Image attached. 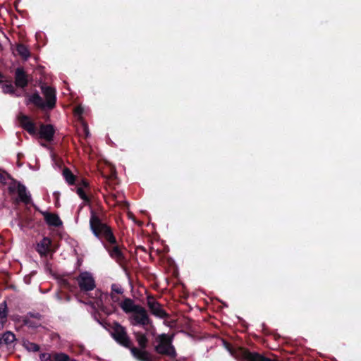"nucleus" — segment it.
Masks as SVG:
<instances>
[{"label": "nucleus", "instance_id": "obj_34", "mask_svg": "<svg viewBox=\"0 0 361 361\" xmlns=\"http://www.w3.org/2000/svg\"><path fill=\"white\" fill-rule=\"evenodd\" d=\"M110 297L114 303L120 304V298L116 294H110Z\"/></svg>", "mask_w": 361, "mask_h": 361}, {"label": "nucleus", "instance_id": "obj_24", "mask_svg": "<svg viewBox=\"0 0 361 361\" xmlns=\"http://www.w3.org/2000/svg\"><path fill=\"white\" fill-rule=\"evenodd\" d=\"M16 51L19 55L25 59H27L30 56L29 50L25 45H18L16 48Z\"/></svg>", "mask_w": 361, "mask_h": 361}, {"label": "nucleus", "instance_id": "obj_26", "mask_svg": "<svg viewBox=\"0 0 361 361\" xmlns=\"http://www.w3.org/2000/svg\"><path fill=\"white\" fill-rule=\"evenodd\" d=\"M53 355L54 361H69L70 357L63 353H54Z\"/></svg>", "mask_w": 361, "mask_h": 361}, {"label": "nucleus", "instance_id": "obj_35", "mask_svg": "<svg viewBox=\"0 0 361 361\" xmlns=\"http://www.w3.org/2000/svg\"><path fill=\"white\" fill-rule=\"evenodd\" d=\"M83 109L81 106H78L75 109V114L76 116H80L82 113Z\"/></svg>", "mask_w": 361, "mask_h": 361}, {"label": "nucleus", "instance_id": "obj_32", "mask_svg": "<svg viewBox=\"0 0 361 361\" xmlns=\"http://www.w3.org/2000/svg\"><path fill=\"white\" fill-rule=\"evenodd\" d=\"M10 178V175L6 171L0 169V180H6Z\"/></svg>", "mask_w": 361, "mask_h": 361}, {"label": "nucleus", "instance_id": "obj_2", "mask_svg": "<svg viewBox=\"0 0 361 361\" xmlns=\"http://www.w3.org/2000/svg\"><path fill=\"white\" fill-rule=\"evenodd\" d=\"M78 283V288L81 292L87 293L93 290L96 287V282L92 273L89 271L80 272L75 278Z\"/></svg>", "mask_w": 361, "mask_h": 361}, {"label": "nucleus", "instance_id": "obj_22", "mask_svg": "<svg viewBox=\"0 0 361 361\" xmlns=\"http://www.w3.org/2000/svg\"><path fill=\"white\" fill-rule=\"evenodd\" d=\"M23 323L25 326L32 328V329H37L42 326V322H39L30 317H24L23 319Z\"/></svg>", "mask_w": 361, "mask_h": 361}, {"label": "nucleus", "instance_id": "obj_27", "mask_svg": "<svg viewBox=\"0 0 361 361\" xmlns=\"http://www.w3.org/2000/svg\"><path fill=\"white\" fill-rule=\"evenodd\" d=\"M111 293L110 294H123L124 292L123 288L118 283H113L111 286Z\"/></svg>", "mask_w": 361, "mask_h": 361}, {"label": "nucleus", "instance_id": "obj_31", "mask_svg": "<svg viewBox=\"0 0 361 361\" xmlns=\"http://www.w3.org/2000/svg\"><path fill=\"white\" fill-rule=\"evenodd\" d=\"M40 361H54L53 355L48 353H43L39 355Z\"/></svg>", "mask_w": 361, "mask_h": 361}, {"label": "nucleus", "instance_id": "obj_9", "mask_svg": "<svg viewBox=\"0 0 361 361\" xmlns=\"http://www.w3.org/2000/svg\"><path fill=\"white\" fill-rule=\"evenodd\" d=\"M42 91L45 97L47 108L52 109L56 103L55 90L50 87H42Z\"/></svg>", "mask_w": 361, "mask_h": 361}, {"label": "nucleus", "instance_id": "obj_28", "mask_svg": "<svg viewBox=\"0 0 361 361\" xmlns=\"http://www.w3.org/2000/svg\"><path fill=\"white\" fill-rule=\"evenodd\" d=\"M25 317L32 318L33 319L43 323L44 316L39 312H29Z\"/></svg>", "mask_w": 361, "mask_h": 361}, {"label": "nucleus", "instance_id": "obj_33", "mask_svg": "<svg viewBox=\"0 0 361 361\" xmlns=\"http://www.w3.org/2000/svg\"><path fill=\"white\" fill-rule=\"evenodd\" d=\"M2 90L4 93L13 92V87L11 85H4L2 86Z\"/></svg>", "mask_w": 361, "mask_h": 361}, {"label": "nucleus", "instance_id": "obj_41", "mask_svg": "<svg viewBox=\"0 0 361 361\" xmlns=\"http://www.w3.org/2000/svg\"><path fill=\"white\" fill-rule=\"evenodd\" d=\"M112 197H113L114 200L116 201V198H117V197H116V195H112Z\"/></svg>", "mask_w": 361, "mask_h": 361}, {"label": "nucleus", "instance_id": "obj_4", "mask_svg": "<svg viewBox=\"0 0 361 361\" xmlns=\"http://www.w3.org/2000/svg\"><path fill=\"white\" fill-rule=\"evenodd\" d=\"M130 323L132 325H140L147 329L145 326L152 325V322L149 317L147 310L140 307L130 317Z\"/></svg>", "mask_w": 361, "mask_h": 361}, {"label": "nucleus", "instance_id": "obj_1", "mask_svg": "<svg viewBox=\"0 0 361 361\" xmlns=\"http://www.w3.org/2000/svg\"><path fill=\"white\" fill-rule=\"evenodd\" d=\"M90 228L93 235L99 239L102 244H115L116 238L112 228L103 222L94 210H91L90 219Z\"/></svg>", "mask_w": 361, "mask_h": 361}, {"label": "nucleus", "instance_id": "obj_13", "mask_svg": "<svg viewBox=\"0 0 361 361\" xmlns=\"http://www.w3.org/2000/svg\"><path fill=\"white\" fill-rule=\"evenodd\" d=\"M19 122L24 129H25L30 135H35L37 130L33 122L25 115L20 114L18 116Z\"/></svg>", "mask_w": 361, "mask_h": 361}, {"label": "nucleus", "instance_id": "obj_11", "mask_svg": "<svg viewBox=\"0 0 361 361\" xmlns=\"http://www.w3.org/2000/svg\"><path fill=\"white\" fill-rule=\"evenodd\" d=\"M119 306L123 311L127 314L131 312L135 313L141 307L139 305L135 304L134 300L129 298H124V300L120 302Z\"/></svg>", "mask_w": 361, "mask_h": 361}, {"label": "nucleus", "instance_id": "obj_15", "mask_svg": "<svg viewBox=\"0 0 361 361\" xmlns=\"http://www.w3.org/2000/svg\"><path fill=\"white\" fill-rule=\"evenodd\" d=\"M18 195L20 202L27 205L32 202L31 195L27 191L26 187L21 184L20 182H18Z\"/></svg>", "mask_w": 361, "mask_h": 361}, {"label": "nucleus", "instance_id": "obj_36", "mask_svg": "<svg viewBox=\"0 0 361 361\" xmlns=\"http://www.w3.org/2000/svg\"><path fill=\"white\" fill-rule=\"evenodd\" d=\"M116 204L118 205H121L123 207H128V202H126V201H123V202H118V201H116Z\"/></svg>", "mask_w": 361, "mask_h": 361}, {"label": "nucleus", "instance_id": "obj_40", "mask_svg": "<svg viewBox=\"0 0 361 361\" xmlns=\"http://www.w3.org/2000/svg\"><path fill=\"white\" fill-rule=\"evenodd\" d=\"M68 183L70 185H74L75 182H72V181H70V182H68Z\"/></svg>", "mask_w": 361, "mask_h": 361}, {"label": "nucleus", "instance_id": "obj_19", "mask_svg": "<svg viewBox=\"0 0 361 361\" xmlns=\"http://www.w3.org/2000/svg\"><path fill=\"white\" fill-rule=\"evenodd\" d=\"M27 79L25 72L22 68H17L16 71V85L20 87L27 85Z\"/></svg>", "mask_w": 361, "mask_h": 361}, {"label": "nucleus", "instance_id": "obj_18", "mask_svg": "<svg viewBox=\"0 0 361 361\" xmlns=\"http://www.w3.org/2000/svg\"><path fill=\"white\" fill-rule=\"evenodd\" d=\"M16 336L11 331H6L2 334H0V346H1L3 344L6 345V346H11L14 341H16Z\"/></svg>", "mask_w": 361, "mask_h": 361}, {"label": "nucleus", "instance_id": "obj_21", "mask_svg": "<svg viewBox=\"0 0 361 361\" xmlns=\"http://www.w3.org/2000/svg\"><path fill=\"white\" fill-rule=\"evenodd\" d=\"M135 339L138 343L140 349H146L148 343V339L145 334L137 331L134 333Z\"/></svg>", "mask_w": 361, "mask_h": 361}, {"label": "nucleus", "instance_id": "obj_3", "mask_svg": "<svg viewBox=\"0 0 361 361\" xmlns=\"http://www.w3.org/2000/svg\"><path fill=\"white\" fill-rule=\"evenodd\" d=\"M111 328V336L115 341L123 346L130 348L132 346V343L126 329L118 322H114Z\"/></svg>", "mask_w": 361, "mask_h": 361}, {"label": "nucleus", "instance_id": "obj_7", "mask_svg": "<svg viewBox=\"0 0 361 361\" xmlns=\"http://www.w3.org/2000/svg\"><path fill=\"white\" fill-rule=\"evenodd\" d=\"M51 240L44 237L36 245V251L41 257H46L51 250Z\"/></svg>", "mask_w": 361, "mask_h": 361}, {"label": "nucleus", "instance_id": "obj_30", "mask_svg": "<svg viewBox=\"0 0 361 361\" xmlns=\"http://www.w3.org/2000/svg\"><path fill=\"white\" fill-rule=\"evenodd\" d=\"M63 176L66 180H74V176L71 172V171L68 169H64L63 170Z\"/></svg>", "mask_w": 361, "mask_h": 361}, {"label": "nucleus", "instance_id": "obj_20", "mask_svg": "<svg viewBox=\"0 0 361 361\" xmlns=\"http://www.w3.org/2000/svg\"><path fill=\"white\" fill-rule=\"evenodd\" d=\"M26 103H32L36 106L41 109L47 108L45 102L43 101L42 98L38 94H33L32 95L29 96Z\"/></svg>", "mask_w": 361, "mask_h": 361}, {"label": "nucleus", "instance_id": "obj_10", "mask_svg": "<svg viewBox=\"0 0 361 361\" xmlns=\"http://www.w3.org/2000/svg\"><path fill=\"white\" fill-rule=\"evenodd\" d=\"M155 350L157 353L164 355H168L171 357H175L176 355L174 348L166 343L161 342L156 347Z\"/></svg>", "mask_w": 361, "mask_h": 361}, {"label": "nucleus", "instance_id": "obj_25", "mask_svg": "<svg viewBox=\"0 0 361 361\" xmlns=\"http://www.w3.org/2000/svg\"><path fill=\"white\" fill-rule=\"evenodd\" d=\"M61 284L62 287L71 292H74L78 289L75 285L71 284V282L67 279H61Z\"/></svg>", "mask_w": 361, "mask_h": 361}, {"label": "nucleus", "instance_id": "obj_16", "mask_svg": "<svg viewBox=\"0 0 361 361\" xmlns=\"http://www.w3.org/2000/svg\"><path fill=\"white\" fill-rule=\"evenodd\" d=\"M54 130L51 125H42L39 128V137L47 141H51L53 139Z\"/></svg>", "mask_w": 361, "mask_h": 361}, {"label": "nucleus", "instance_id": "obj_38", "mask_svg": "<svg viewBox=\"0 0 361 361\" xmlns=\"http://www.w3.org/2000/svg\"><path fill=\"white\" fill-rule=\"evenodd\" d=\"M52 159H53V161L54 162V164L56 165H57L59 168H61V165L59 164V163H58V160L56 159L55 156L52 155Z\"/></svg>", "mask_w": 361, "mask_h": 361}, {"label": "nucleus", "instance_id": "obj_23", "mask_svg": "<svg viewBox=\"0 0 361 361\" xmlns=\"http://www.w3.org/2000/svg\"><path fill=\"white\" fill-rule=\"evenodd\" d=\"M23 346L30 352H37L39 350V345L28 341L23 343Z\"/></svg>", "mask_w": 361, "mask_h": 361}, {"label": "nucleus", "instance_id": "obj_37", "mask_svg": "<svg viewBox=\"0 0 361 361\" xmlns=\"http://www.w3.org/2000/svg\"><path fill=\"white\" fill-rule=\"evenodd\" d=\"M141 250V251H142L144 252H147L146 248L144 246H142V245L137 246L136 247V250Z\"/></svg>", "mask_w": 361, "mask_h": 361}, {"label": "nucleus", "instance_id": "obj_42", "mask_svg": "<svg viewBox=\"0 0 361 361\" xmlns=\"http://www.w3.org/2000/svg\"><path fill=\"white\" fill-rule=\"evenodd\" d=\"M0 78H1V75L0 74Z\"/></svg>", "mask_w": 361, "mask_h": 361}, {"label": "nucleus", "instance_id": "obj_39", "mask_svg": "<svg viewBox=\"0 0 361 361\" xmlns=\"http://www.w3.org/2000/svg\"><path fill=\"white\" fill-rule=\"evenodd\" d=\"M25 281H26V283H29L30 281V277L28 278L27 276H25Z\"/></svg>", "mask_w": 361, "mask_h": 361}, {"label": "nucleus", "instance_id": "obj_14", "mask_svg": "<svg viewBox=\"0 0 361 361\" xmlns=\"http://www.w3.org/2000/svg\"><path fill=\"white\" fill-rule=\"evenodd\" d=\"M42 214L47 225L54 227H59L62 225V221L58 214L47 212H42Z\"/></svg>", "mask_w": 361, "mask_h": 361}, {"label": "nucleus", "instance_id": "obj_5", "mask_svg": "<svg viewBox=\"0 0 361 361\" xmlns=\"http://www.w3.org/2000/svg\"><path fill=\"white\" fill-rule=\"evenodd\" d=\"M104 247L107 250L110 257L115 259L116 262L121 264L126 260L125 256L121 250V246L116 243L115 244H104Z\"/></svg>", "mask_w": 361, "mask_h": 361}, {"label": "nucleus", "instance_id": "obj_29", "mask_svg": "<svg viewBox=\"0 0 361 361\" xmlns=\"http://www.w3.org/2000/svg\"><path fill=\"white\" fill-rule=\"evenodd\" d=\"M8 314V308L6 305V302L4 301L0 304V318L5 319L7 317Z\"/></svg>", "mask_w": 361, "mask_h": 361}, {"label": "nucleus", "instance_id": "obj_8", "mask_svg": "<svg viewBox=\"0 0 361 361\" xmlns=\"http://www.w3.org/2000/svg\"><path fill=\"white\" fill-rule=\"evenodd\" d=\"M130 349L133 356L140 361H155L153 355L145 349H139L133 346H131Z\"/></svg>", "mask_w": 361, "mask_h": 361}, {"label": "nucleus", "instance_id": "obj_17", "mask_svg": "<svg viewBox=\"0 0 361 361\" xmlns=\"http://www.w3.org/2000/svg\"><path fill=\"white\" fill-rule=\"evenodd\" d=\"M82 184L80 186H76V192L79 197L86 203H90V198L87 195L86 190L90 188V182H80Z\"/></svg>", "mask_w": 361, "mask_h": 361}, {"label": "nucleus", "instance_id": "obj_12", "mask_svg": "<svg viewBox=\"0 0 361 361\" xmlns=\"http://www.w3.org/2000/svg\"><path fill=\"white\" fill-rule=\"evenodd\" d=\"M19 122L24 129H25L30 135H35L37 130L33 122L25 115L20 114L18 116Z\"/></svg>", "mask_w": 361, "mask_h": 361}, {"label": "nucleus", "instance_id": "obj_6", "mask_svg": "<svg viewBox=\"0 0 361 361\" xmlns=\"http://www.w3.org/2000/svg\"><path fill=\"white\" fill-rule=\"evenodd\" d=\"M147 306L153 315L161 319L169 318V314L164 310L161 305L153 298H147Z\"/></svg>", "mask_w": 361, "mask_h": 361}]
</instances>
